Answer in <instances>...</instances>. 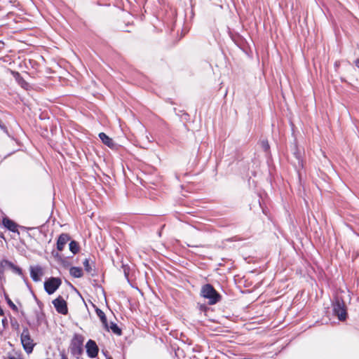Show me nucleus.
I'll return each mask as SVG.
<instances>
[{
    "label": "nucleus",
    "instance_id": "f257e3e1",
    "mask_svg": "<svg viewBox=\"0 0 359 359\" xmlns=\"http://www.w3.org/2000/svg\"><path fill=\"white\" fill-rule=\"evenodd\" d=\"M201 295L208 299L210 305L215 304L221 299V295L215 290L212 285L208 283L202 286Z\"/></svg>",
    "mask_w": 359,
    "mask_h": 359
},
{
    "label": "nucleus",
    "instance_id": "f03ea898",
    "mask_svg": "<svg viewBox=\"0 0 359 359\" xmlns=\"http://www.w3.org/2000/svg\"><path fill=\"white\" fill-rule=\"evenodd\" d=\"M84 337L79 334H74L71 340L69 351L72 355L77 359L79 358L83 353V344Z\"/></svg>",
    "mask_w": 359,
    "mask_h": 359
},
{
    "label": "nucleus",
    "instance_id": "7ed1b4c3",
    "mask_svg": "<svg viewBox=\"0 0 359 359\" xmlns=\"http://www.w3.org/2000/svg\"><path fill=\"white\" fill-rule=\"evenodd\" d=\"M333 312L341 321L345 320L347 317L346 307L344 301L337 297L332 304Z\"/></svg>",
    "mask_w": 359,
    "mask_h": 359
},
{
    "label": "nucleus",
    "instance_id": "20e7f679",
    "mask_svg": "<svg viewBox=\"0 0 359 359\" xmlns=\"http://www.w3.org/2000/svg\"><path fill=\"white\" fill-rule=\"evenodd\" d=\"M21 343L27 353H31L33 351L34 344L31 338L29 331L27 327H24L20 336Z\"/></svg>",
    "mask_w": 359,
    "mask_h": 359
},
{
    "label": "nucleus",
    "instance_id": "39448f33",
    "mask_svg": "<svg viewBox=\"0 0 359 359\" xmlns=\"http://www.w3.org/2000/svg\"><path fill=\"white\" fill-rule=\"evenodd\" d=\"M61 284L60 278L52 277L44 282V289L48 294H52L59 288Z\"/></svg>",
    "mask_w": 359,
    "mask_h": 359
},
{
    "label": "nucleus",
    "instance_id": "423d86ee",
    "mask_svg": "<svg viewBox=\"0 0 359 359\" xmlns=\"http://www.w3.org/2000/svg\"><path fill=\"white\" fill-rule=\"evenodd\" d=\"M53 304L59 313L66 315L68 313L67 302L61 296L54 299Z\"/></svg>",
    "mask_w": 359,
    "mask_h": 359
},
{
    "label": "nucleus",
    "instance_id": "0eeeda50",
    "mask_svg": "<svg viewBox=\"0 0 359 359\" xmlns=\"http://www.w3.org/2000/svg\"><path fill=\"white\" fill-rule=\"evenodd\" d=\"M86 348L88 357L94 358L97 355L99 348L95 341L89 339L86 344Z\"/></svg>",
    "mask_w": 359,
    "mask_h": 359
},
{
    "label": "nucleus",
    "instance_id": "6e6552de",
    "mask_svg": "<svg viewBox=\"0 0 359 359\" xmlns=\"http://www.w3.org/2000/svg\"><path fill=\"white\" fill-rule=\"evenodd\" d=\"M2 224L5 228L8 229L9 231L18 233V234H20V232L18 231V228L19 227V225L15 223L14 221L9 219L8 217H4L2 220Z\"/></svg>",
    "mask_w": 359,
    "mask_h": 359
},
{
    "label": "nucleus",
    "instance_id": "1a4fd4ad",
    "mask_svg": "<svg viewBox=\"0 0 359 359\" xmlns=\"http://www.w3.org/2000/svg\"><path fill=\"white\" fill-rule=\"evenodd\" d=\"M43 275V269L40 266H30V276L34 282L40 281Z\"/></svg>",
    "mask_w": 359,
    "mask_h": 359
},
{
    "label": "nucleus",
    "instance_id": "9d476101",
    "mask_svg": "<svg viewBox=\"0 0 359 359\" xmlns=\"http://www.w3.org/2000/svg\"><path fill=\"white\" fill-rule=\"evenodd\" d=\"M70 240V236L67 233H62L57 238V249L62 251L67 243Z\"/></svg>",
    "mask_w": 359,
    "mask_h": 359
},
{
    "label": "nucleus",
    "instance_id": "9b49d317",
    "mask_svg": "<svg viewBox=\"0 0 359 359\" xmlns=\"http://www.w3.org/2000/svg\"><path fill=\"white\" fill-rule=\"evenodd\" d=\"M1 266L4 268L8 267L12 269L14 273H18V275L22 274V269L8 260H2L1 262Z\"/></svg>",
    "mask_w": 359,
    "mask_h": 359
},
{
    "label": "nucleus",
    "instance_id": "f8f14e48",
    "mask_svg": "<svg viewBox=\"0 0 359 359\" xmlns=\"http://www.w3.org/2000/svg\"><path fill=\"white\" fill-rule=\"evenodd\" d=\"M96 314L100 318L104 327L109 331V325L107 323V317L104 314V313L100 309L97 308L95 309Z\"/></svg>",
    "mask_w": 359,
    "mask_h": 359
},
{
    "label": "nucleus",
    "instance_id": "ddd939ff",
    "mask_svg": "<svg viewBox=\"0 0 359 359\" xmlns=\"http://www.w3.org/2000/svg\"><path fill=\"white\" fill-rule=\"evenodd\" d=\"M99 137L102 140V142L107 145L109 147H113L114 146V141L111 138L107 136L104 133H100L99 134Z\"/></svg>",
    "mask_w": 359,
    "mask_h": 359
},
{
    "label": "nucleus",
    "instance_id": "4468645a",
    "mask_svg": "<svg viewBox=\"0 0 359 359\" xmlns=\"http://www.w3.org/2000/svg\"><path fill=\"white\" fill-rule=\"evenodd\" d=\"M69 273L74 278H81L83 276V271L80 267L72 266L69 269Z\"/></svg>",
    "mask_w": 359,
    "mask_h": 359
},
{
    "label": "nucleus",
    "instance_id": "2eb2a0df",
    "mask_svg": "<svg viewBox=\"0 0 359 359\" xmlns=\"http://www.w3.org/2000/svg\"><path fill=\"white\" fill-rule=\"evenodd\" d=\"M69 250L74 254L76 255L79 251V243L75 241H72L69 243Z\"/></svg>",
    "mask_w": 359,
    "mask_h": 359
},
{
    "label": "nucleus",
    "instance_id": "dca6fc26",
    "mask_svg": "<svg viewBox=\"0 0 359 359\" xmlns=\"http://www.w3.org/2000/svg\"><path fill=\"white\" fill-rule=\"evenodd\" d=\"M111 330L114 334L120 336L122 334L121 330L118 327V325L113 322H111L110 325H109V330Z\"/></svg>",
    "mask_w": 359,
    "mask_h": 359
},
{
    "label": "nucleus",
    "instance_id": "f3484780",
    "mask_svg": "<svg viewBox=\"0 0 359 359\" xmlns=\"http://www.w3.org/2000/svg\"><path fill=\"white\" fill-rule=\"evenodd\" d=\"M83 266L85 270L88 273H90L92 276H93V273H92L93 269L90 265L89 260L88 259H86L83 262Z\"/></svg>",
    "mask_w": 359,
    "mask_h": 359
},
{
    "label": "nucleus",
    "instance_id": "a211bd4d",
    "mask_svg": "<svg viewBox=\"0 0 359 359\" xmlns=\"http://www.w3.org/2000/svg\"><path fill=\"white\" fill-rule=\"evenodd\" d=\"M5 299L6 300L7 304L11 307L12 310L14 311H18V307L15 306V304L11 300V299L8 297L7 294L5 295Z\"/></svg>",
    "mask_w": 359,
    "mask_h": 359
},
{
    "label": "nucleus",
    "instance_id": "6ab92c4d",
    "mask_svg": "<svg viewBox=\"0 0 359 359\" xmlns=\"http://www.w3.org/2000/svg\"><path fill=\"white\" fill-rule=\"evenodd\" d=\"M16 75H17V79H18V83L23 87V88H26L27 86H28V83L22 78L20 77V74L19 73H16Z\"/></svg>",
    "mask_w": 359,
    "mask_h": 359
},
{
    "label": "nucleus",
    "instance_id": "aec40b11",
    "mask_svg": "<svg viewBox=\"0 0 359 359\" xmlns=\"http://www.w3.org/2000/svg\"><path fill=\"white\" fill-rule=\"evenodd\" d=\"M260 144H261V146L262 147V149L265 151H268L269 150V142L266 140H262L261 142H260Z\"/></svg>",
    "mask_w": 359,
    "mask_h": 359
},
{
    "label": "nucleus",
    "instance_id": "412c9836",
    "mask_svg": "<svg viewBox=\"0 0 359 359\" xmlns=\"http://www.w3.org/2000/svg\"><path fill=\"white\" fill-rule=\"evenodd\" d=\"M8 359H23L20 354L15 353L13 354H9Z\"/></svg>",
    "mask_w": 359,
    "mask_h": 359
},
{
    "label": "nucleus",
    "instance_id": "4be33fe9",
    "mask_svg": "<svg viewBox=\"0 0 359 359\" xmlns=\"http://www.w3.org/2000/svg\"><path fill=\"white\" fill-rule=\"evenodd\" d=\"M61 359H68L67 355L64 353L61 354Z\"/></svg>",
    "mask_w": 359,
    "mask_h": 359
},
{
    "label": "nucleus",
    "instance_id": "5701e85b",
    "mask_svg": "<svg viewBox=\"0 0 359 359\" xmlns=\"http://www.w3.org/2000/svg\"><path fill=\"white\" fill-rule=\"evenodd\" d=\"M355 65L359 68V59L355 60Z\"/></svg>",
    "mask_w": 359,
    "mask_h": 359
},
{
    "label": "nucleus",
    "instance_id": "b1692460",
    "mask_svg": "<svg viewBox=\"0 0 359 359\" xmlns=\"http://www.w3.org/2000/svg\"><path fill=\"white\" fill-rule=\"evenodd\" d=\"M4 310L1 309V307L0 306V316H4Z\"/></svg>",
    "mask_w": 359,
    "mask_h": 359
},
{
    "label": "nucleus",
    "instance_id": "393cba45",
    "mask_svg": "<svg viewBox=\"0 0 359 359\" xmlns=\"http://www.w3.org/2000/svg\"><path fill=\"white\" fill-rule=\"evenodd\" d=\"M295 155H296L297 158L299 161V156L297 154H295Z\"/></svg>",
    "mask_w": 359,
    "mask_h": 359
}]
</instances>
